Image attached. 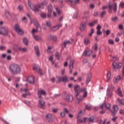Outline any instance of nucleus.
Returning <instances> with one entry per match:
<instances>
[{
	"label": "nucleus",
	"mask_w": 124,
	"mask_h": 124,
	"mask_svg": "<svg viewBox=\"0 0 124 124\" xmlns=\"http://www.w3.org/2000/svg\"><path fill=\"white\" fill-rule=\"evenodd\" d=\"M47 3L48 1L45 0L42 2L41 4H39L37 5H33L32 3H31V2L30 0H28V4L29 7H30L31 9L35 12H38L39 9L40 8L43 9V8H44V6H45V5H47Z\"/></svg>",
	"instance_id": "obj_1"
},
{
	"label": "nucleus",
	"mask_w": 124,
	"mask_h": 124,
	"mask_svg": "<svg viewBox=\"0 0 124 124\" xmlns=\"http://www.w3.org/2000/svg\"><path fill=\"white\" fill-rule=\"evenodd\" d=\"M10 70L13 74H19L21 72V67L17 64H13L10 66Z\"/></svg>",
	"instance_id": "obj_2"
},
{
	"label": "nucleus",
	"mask_w": 124,
	"mask_h": 124,
	"mask_svg": "<svg viewBox=\"0 0 124 124\" xmlns=\"http://www.w3.org/2000/svg\"><path fill=\"white\" fill-rule=\"evenodd\" d=\"M31 24H32V23H34L35 26H36L37 30H35L34 29H33L31 31V34L32 35V36L34 35H35V33H37V31H42V29H41V27H40V25H39V24H38V22H37V21L36 20H33L31 19Z\"/></svg>",
	"instance_id": "obj_3"
},
{
	"label": "nucleus",
	"mask_w": 124,
	"mask_h": 124,
	"mask_svg": "<svg viewBox=\"0 0 124 124\" xmlns=\"http://www.w3.org/2000/svg\"><path fill=\"white\" fill-rule=\"evenodd\" d=\"M62 24H59L57 25L54 26L53 28H51V22L50 21H47L46 24L45 25H44L43 28L45 30H47V29L49 28V29H51L52 31H58V30H59L60 28L62 27Z\"/></svg>",
	"instance_id": "obj_4"
},
{
	"label": "nucleus",
	"mask_w": 124,
	"mask_h": 124,
	"mask_svg": "<svg viewBox=\"0 0 124 124\" xmlns=\"http://www.w3.org/2000/svg\"><path fill=\"white\" fill-rule=\"evenodd\" d=\"M112 108L113 110H110L112 116L113 117L111 120L112 122H116L117 119H118V116L115 117V116L116 115V114H117V112L119 110V107L117 105H114Z\"/></svg>",
	"instance_id": "obj_5"
},
{
	"label": "nucleus",
	"mask_w": 124,
	"mask_h": 124,
	"mask_svg": "<svg viewBox=\"0 0 124 124\" xmlns=\"http://www.w3.org/2000/svg\"><path fill=\"white\" fill-rule=\"evenodd\" d=\"M112 10H113L114 12H117V4L116 3H109L108 4V11L109 13H112Z\"/></svg>",
	"instance_id": "obj_6"
},
{
	"label": "nucleus",
	"mask_w": 124,
	"mask_h": 124,
	"mask_svg": "<svg viewBox=\"0 0 124 124\" xmlns=\"http://www.w3.org/2000/svg\"><path fill=\"white\" fill-rule=\"evenodd\" d=\"M83 115H84V114L83 113V112H82V111H80L78 115L77 120L79 124L84 123L86 122V121H87V118L86 117H83L82 119H80V117H81V116H83Z\"/></svg>",
	"instance_id": "obj_7"
},
{
	"label": "nucleus",
	"mask_w": 124,
	"mask_h": 124,
	"mask_svg": "<svg viewBox=\"0 0 124 124\" xmlns=\"http://www.w3.org/2000/svg\"><path fill=\"white\" fill-rule=\"evenodd\" d=\"M88 96V91H85L83 92L82 96H80L77 99L76 104H79L80 101H83L84 98H87Z\"/></svg>",
	"instance_id": "obj_8"
},
{
	"label": "nucleus",
	"mask_w": 124,
	"mask_h": 124,
	"mask_svg": "<svg viewBox=\"0 0 124 124\" xmlns=\"http://www.w3.org/2000/svg\"><path fill=\"white\" fill-rule=\"evenodd\" d=\"M57 78L58 79V82H63V83H66L69 81L68 79V77L67 76H65L64 77L58 76L57 77Z\"/></svg>",
	"instance_id": "obj_9"
},
{
	"label": "nucleus",
	"mask_w": 124,
	"mask_h": 124,
	"mask_svg": "<svg viewBox=\"0 0 124 124\" xmlns=\"http://www.w3.org/2000/svg\"><path fill=\"white\" fill-rule=\"evenodd\" d=\"M14 29L16 32H17L18 34H20L21 35V34H23L24 33V31L22 29H21V27H20V25L18 24H16L14 27Z\"/></svg>",
	"instance_id": "obj_10"
},
{
	"label": "nucleus",
	"mask_w": 124,
	"mask_h": 124,
	"mask_svg": "<svg viewBox=\"0 0 124 124\" xmlns=\"http://www.w3.org/2000/svg\"><path fill=\"white\" fill-rule=\"evenodd\" d=\"M122 65L123 64H122L121 62L117 63L116 62H113L112 63L113 70L115 71H116L117 69H120V68H121Z\"/></svg>",
	"instance_id": "obj_11"
},
{
	"label": "nucleus",
	"mask_w": 124,
	"mask_h": 124,
	"mask_svg": "<svg viewBox=\"0 0 124 124\" xmlns=\"http://www.w3.org/2000/svg\"><path fill=\"white\" fill-rule=\"evenodd\" d=\"M63 98L65 100H66V101H68L69 102H72L73 101V96L70 94H66L63 96Z\"/></svg>",
	"instance_id": "obj_12"
},
{
	"label": "nucleus",
	"mask_w": 124,
	"mask_h": 124,
	"mask_svg": "<svg viewBox=\"0 0 124 124\" xmlns=\"http://www.w3.org/2000/svg\"><path fill=\"white\" fill-rule=\"evenodd\" d=\"M0 33L3 35H7L8 34V29L6 27L0 28Z\"/></svg>",
	"instance_id": "obj_13"
},
{
	"label": "nucleus",
	"mask_w": 124,
	"mask_h": 124,
	"mask_svg": "<svg viewBox=\"0 0 124 124\" xmlns=\"http://www.w3.org/2000/svg\"><path fill=\"white\" fill-rule=\"evenodd\" d=\"M20 91L22 93L23 92L24 93H25L23 94V95H22L23 97H27V96H28V95H31V93H30L29 92V89H28V88H25L24 89H21Z\"/></svg>",
	"instance_id": "obj_14"
},
{
	"label": "nucleus",
	"mask_w": 124,
	"mask_h": 124,
	"mask_svg": "<svg viewBox=\"0 0 124 124\" xmlns=\"http://www.w3.org/2000/svg\"><path fill=\"white\" fill-rule=\"evenodd\" d=\"M48 13L47 14V16L48 18H51V13L53 12V6H52V4H49L48 6Z\"/></svg>",
	"instance_id": "obj_15"
},
{
	"label": "nucleus",
	"mask_w": 124,
	"mask_h": 124,
	"mask_svg": "<svg viewBox=\"0 0 124 124\" xmlns=\"http://www.w3.org/2000/svg\"><path fill=\"white\" fill-rule=\"evenodd\" d=\"M100 107L101 108V109H103V108H106L107 110H110V108H111V104H108L106 105V104L104 103L102 105H100Z\"/></svg>",
	"instance_id": "obj_16"
},
{
	"label": "nucleus",
	"mask_w": 124,
	"mask_h": 124,
	"mask_svg": "<svg viewBox=\"0 0 124 124\" xmlns=\"http://www.w3.org/2000/svg\"><path fill=\"white\" fill-rule=\"evenodd\" d=\"M66 2L71 3L72 5H76V4L80 2V0H75V1L73 0H66Z\"/></svg>",
	"instance_id": "obj_17"
},
{
	"label": "nucleus",
	"mask_w": 124,
	"mask_h": 124,
	"mask_svg": "<svg viewBox=\"0 0 124 124\" xmlns=\"http://www.w3.org/2000/svg\"><path fill=\"white\" fill-rule=\"evenodd\" d=\"M33 70H36L37 72L39 73L41 75L42 74V72L41 69H40V67L38 65H35L33 67Z\"/></svg>",
	"instance_id": "obj_18"
},
{
	"label": "nucleus",
	"mask_w": 124,
	"mask_h": 124,
	"mask_svg": "<svg viewBox=\"0 0 124 124\" xmlns=\"http://www.w3.org/2000/svg\"><path fill=\"white\" fill-rule=\"evenodd\" d=\"M86 28H87V23H86L85 22H82L79 26V29L81 31H84L86 30Z\"/></svg>",
	"instance_id": "obj_19"
},
{
	"label": "nucleus",
	"mask_w": 124,
	"mask_h": 124,
	"mask_svg": "<svg viewBox=\"0 0 124 124\" xmlns=\"http://www.w3.org/2000/svg\"><path fill=\"white\" fill-rule=\"evenodd\" d=\"M73 41V39H71V40H67L64 42L62 46V48H64L65 47H66V45H69V44H71Z\"/></svg>",
	"instance_id": "obj_20"
},
{
	"label": "nucleus",
	"mask_w": 124,
	"mask_h": 124,
	"mask_svg": "<svg viewBox=\"0 0 124 124\" xmlns=\"http://www.w3.org/2000/svg\"><path fill=\"white\" fill-rule=\"evenodd\" d=\"M52 115L50 114H46V122L48 124H50L52 122Z\"/></svg>",
	"instance_id": "obj_21"
},
{
	"label": "nucleus",
	"mask_w": 124,
	"mask_h": 124,
	"mask_svg": "<svg viewBox=\"0 0 124 124\" xmlns=\"http://www.w3.org/2000/svg\"><path fill=\"white\" fill-rule=\"evenodd\" d=\"M41 95H46V92H45V91L43 90H40L38 92V96L39 97V98H41Z\"/></svg>",
	"instance_id": "obj_22"
},
{
	"label": "nucleus",
	"mask_w": 124,
	"mask_h": 124,
	"mask_svg": "<svg viewBox=\"0 0 124 124\" xmlns=\"http://www.w3.org/2000/svg\"><path fill=\"white\" fill-rule=\"evenodd\" d=\"M27 80L30 84H34V77L33 76L28 78Z\"/></svg>",
	"instance_id": "obj_23"
},
{
	"label": "nucleus",
	"mask_w": 124,
	"mask_h": 124,
	"mask_svg": "<svg viewBox=\"0 0 124 124\" xmlns=\"http://www.w3.org/2000/svg\"><path fill=\"white\" fill-rule=\"evenodd\" d=\"M33 38L36 41H42V38L40 36L34 35L33 36Z\"/></svg>",
	"instance_id": "obj_24"
},
{
	"label": "nucleus",
	"mask_w": 124,
	"mask_h": 124,
	"mask_svg": "<svg viewBox=\"0 0 124 124\" xmlns=\"http://www.w3.org/2000/svg\"><path fill=\"white\" fill-rule=\"evenodd\" d=\"M98 49V47L97 46V44H95L94 46H93L92 47V53H96L97 52Z\"/></svg>",
	"instance_id": "obj_25"
},
{
	"label": "nucleus",
	"mask_w": 124,
	"mask_h": 124,
	"mask_svg": "<svg viewBox=\"0 0 124 124\" xmlns=\"http://www.w3.org/2000/svg\"><path fill=\"white\" fill-rule=\"evenodd\" d=\"M107 96L108 98H111L113 96V94H112V92L110 90V89H108L107 91Z\"/></svg>",
	"instance_id": "obj_26"
},
{
	"label": "nucleus",
	"mask_w": 124,
	"mask_h": 124,
	"mask_svg": "<svg viewBox=\"0 0 124 124\" xmlns=\"http://www.w3.org/2000/svg\"><path fill=\"white\" fill-rule=\"evenodd\" d=\"M73 63H74V61L72 60L70 62V64L69 66V68L70 69V73H72V68H73Z\"/></svg>",
	"instance_id": "obj_27"
},
{
	"label": "nucleus",
	"mask_w": 124,
	"mask_h": 124,
	"mask_svg": "<svg viewBox=\"0 0 124 124\" xmlns=\"http://www.w3.org/2000/svg\"><path fill=\"white\" fill-rule=\"evenodd\" d=\"M34 49L35 50L36 54L38 57H39L40 56V51H39V49L38 48V46H35L34 47Z\"/></svg>",
	"instance_id": "obj_28"
},
{
	"label": "nucleus",
	"mask_w": 124,
	"mask_h": 124,
	"mask_svg": "<svg viewBox=\"0 0 124 124\" xmlns=\"http://www.w3.org/2000/svg\"><path fill=\"white\" fill-rule=\"evenodd\" d=\"M39 105H40L41 107H42V108H43V107L45 106V101H44V100H39Z\"/></svg>",
	"instance_id": "obj_29"
},
{
	"label": "nucleus",
	"mask_w": 124,
	"mask_h": 124,
	"mask_svg": "<svg viewBox=\"0 0 124 124\" xmlns=\"http://www.w3.org/2000/svg\"><path fill=\"white\" fill-rule=\"evenodd\" d=\"M97 23H98V21L97 20H95L94 21H93L92 23L89 22V26H90V27H93V26L96 25Z\"/></svg>",
	"instance_id": "obj_30"
},
{
	"label": "nucleus",
	"mask_w": 124,
	"mask_h": 124,
	"mask_svg": "<svg viewBox=\"0 0 124 124\" xmlns=\"http://www.w3.org/2000/svg\"><path fill=\"white\" fill-rule=\"evenodd\" d=\"M111 79V72H108L107 75V82H109Z\"/></svg>",
	"instance_id": "obj_31"
},
{
	"label": "nucleus",
	"mask_w": 124,
	"mask_h": 124,
	"mask_svg": "<svg viewBox=\"0 0 124 124\" xmlns=\"http://www.w3.org/2000/svg\"><path fill=\"white\" fill-rule=\"evenodd\" d=\"M83 55L86 57L91 56V50H86L84 51Z\"/></svg>",
	"instance_id": "obj_32"
},
{
	"label": "nucleus",
	"mask_w": 124,
	"mask_h": 124,
	"mask_svg": "<svg viewBox=\"0 0 124 124\" xmlns=\"http://www.w3.org/2000/svg\"><path fill=\"white\" fill-rule=\"evenodd\" d=\"M17 9L19 11H23L24 10V6L22 5H19L17 6Z\"/></svg>",
	"instance_id": "obj_33"
},
{
	"label": "nucleus",
	"mask_w": 124,
	"mask_h": 124,
	"mask_svg": "<svg viewBox=\"0 0 124 124\" xmlns=\"http://www.w3.org/2000/svg\"><path fill=\"white\" fill-rule=\"evenodd\" d=\"M55 51V49L51 47H48L47 49L48 53H53Z\"/></svg>",
	"instance_id": "obj_34"
},
{
	"label": "nucleus",
	"mask_w": 124,
	"mask_h": 124,
	"mask_svg": "<svg viewBox=\"0 0 124 124\" xmlns=\"http://www.w3.org/2000/svg\"><path fill=\"white\" fill-rule=\"evenodd\" d=\"M18 50L20 52H27V51H28V49L26 47L25 48L19 47Z\"/></svg>",
	"instance_id": "obj_35"
},
{
	"label": "nucleus",
	"mask_w": 124,
	"mask_h": 124,
	"mask_svg": "<svg viewBox=\"0 0 124 124\" xmlns=\"http://www.w3.org/2000/svg\"><path fill=\"white\" fill-rule=\"evenodd\" d=\"M74 90L75 92H80V86L79 85H76L74 87Z\"/></svg>",
	"instance_id": "obj_36"
},
{
	"label": "nucleus",
	"mask_w": 124,
	"mask_h": 124,
	"mask_svg": "<svg viewBox=\"0 0 124 124\" xmlns=\"http://www.w3.org/2000/svg\"><path fill=\"white\" fill-rule=\"evenodd\" d=\"M90 43V39H89V38H86L84 39V44L85 45H88Z\"/></svg>",
	"instance_id": "obj_37"
},
{
	"label": "nucleus",
	"mask_w": 124,
	"mask_h": 124,
	"mask_svg": "<svg viewBox=\"0 0 124 124\" xmlns=\"http://www.w3.org/2000/svg\"><path fill=\"white\" fill-rule=\"evenodd\" d=\"M118 94L119 96H123V94L122 93V91H121V88L119 87L118 89Z\"/></svg>",
	"instance_id": "obj_38"
},
{
	"label": "nucleus",
	"mask_w": 124,
	"mask_h": 124,
	"mask_svg": "<svg viewBox=\"0 0 124 124\" xmlns=\"http://www.w3.org/2000/svg\"><path fill=\"white\" fill-rule=\"evenodd\" d=\"M5 14L7 18H10L11 16H10V13H9V11H6L5 12Z\"/></svg>",
	"instance_id": "obj_39"
},
{
	"label": "nucleus",
	"mask_w": 124,
	"mask_h": 124,
	"mask_svg": "<svg viewBox=\"0 0 124 124\" xmlns=\"http://www.w3.org/2000/svg\"><path fill=\"white\" fill-rule=\"evenodd\" d=\"M106 122H107V119H104V122L102 120L99 121V124H106Z\"/></svg>",
	"instance_id": "obj_40"
},
{
	"label": "nucleus",
	"mask_w": 124,
	"mask_h": 124,
	"mask_svg": "<svg viewBox=\"0 0 124 124\" xmlns=\"http://www.w3.org/2000/svg\"><path fill=\"white\" fill-rule=\"evenodd\" d=\"M121 80V76H118L115 79H114V83H117L118 81Z\"/></svg>",
	"instance_id": "obj_41"
},
{
	"label": "nucleus",
	"mask_w": 124,
	"mask_h": 124,
	"mask_svg": "<svg viewBox=\"0 0 124 124\" xmlns=\"http://www.w3.org/2000/svg\"><path fill=\"white\" fill-rule=\"evenodd\" d=\"M118 20H119V17H118L117 16H115L111 18V20L112 21V22H117Z\"/></svg>",
	"instance_id": "obj_42"
},
{
	"label": "nucleus",
	"mask_w": 124,
	"mask_h": 124,
	"mask_svg": "<svg viewBox=\"0 0 124 124\" xmlns=\"http://www.w3.org/2000/svg\"><path fill=\"white\" fill-rule=\"evenodd\" d=\"M94 32V29H92L91 30V32L89 34V36L90 37L93 36V34Z\"/></svg>",
	"instance_id": "obj_43"
},
{
	"label": "nucleus",
	"mask_w": 124,
	"mask_h": 124,
	"mask_svg": "<svg viewBox=\"0 0 124 124\" xmlns=\"http://www.w3.org/2000/svg\"><path fill=\"white\" fill-rule=\"evenodd\" d=\"M85 108L86 110H91V109H92V106H91V105H86Z\"/></svg>",
	"instance_id": "obj_44"
},
{
	"label": "nucleus",
	"mask_w": 124,
	"mask_h": 124,
	"mask_svg": "<svg viewBox=\"0 0 124 124\" xmlns=\"http://www.w3.org/2000/svg\"><path fill=\"white\" fill-rule=\"evenodd\" d=\"M124 99H123L122 100L118 99V102L120 103V104H121V105H124Z\"/></svg>",
	"instance_id": "obj_45"
},
{
	"label": "nucleus",
	"mask_w": 124,
	"mask_h": 124,
	"mask_svg": "<svg viewBox=\"0 0 124 124\" xmlns=\"http://www.w3.org/2000/svg\"><path fill=\"white\" fill-rule=\"evenodd\" d=\"M108 42L109 44H111V45H114V40L112 39L108 40Z\"/></svg>",
	"instance_id": "obj_46"
},
{
	"label": "nucleus",
	"mask_w": 124,
	"mask_h": 124,
	"mask_svg": "<svg viewBox=\"0 0 124 124\" xmlns=\"http://www.w3.org/2000/svg\"><path fill=\"white\" fill-rule=\"evenodd\" d=\"M116 60L117 57L110 56V61H111L112 62H114V61H116Z\"/></svg>",
	"instance_id": "obj_47"
},
{
	"label": "nucleus",
	"mask_w": 124,
	"mask_h": 124,
	"mask_svg": "<svg viewBox=\"0 0 124 124\" xmlns=\"http://www.w3.org/2000/svg\"><path fill=\"white\" fill-rule=\"evenodd\" d=\"M53 37H54V35H49L47 37V38H48V39H49V40H53Z\"/></svg>",
	"instance_id": "obj_48"
},
{
	"label": "nucleus",
	"mask_w": 124,
	"mask_h": 124,
	"mask_svg": "<svg viewBox=\"0 0 124 124\" xmlns=\"http://www.w3.org/2000/svg\"><path fill=\"white\" fill-rule=\"evenodd\" d=\"M23 42L25 44V45H28V43L29 42V41H28V39L27 38H24L23 39Z\"/></svg>",
	"instance_id": "obj_49"
},
{
	"label": "nucleus",
	"mask_w": 124,
	"mask_h": 124,
	"mask_svg": "<svg viewBox=\"0 0 124 124\" xmlns=\"http://www.w3.org/2000/svg\"><path fill=\"white\" fill-rule=\"evenodd\" d=\"M93 120H94L93 117H90L89 119V123H91V124L93 123Z\"/></svg>",
	"instance_id": "obj_50"
},
{
	"label": "nucleus",
	"mask_w": 124,
	"mask_h": 124,
	"mask_svg": "<svg viewBox=\"0 0 124 124\" xmlns=\"http://www.w3.org/2000/svg\"><path fill=\"white\" fill-rule=\"evenodd\" d=\"M24 103H25V104H26V105H28V106H30V104H31V102L28 101L27 100H25L23 101Z\"/></svg>",
	"instance_id": "obj_51"
},
{
	"label": "nucleus",
	"mask_w": 124,
	"mask_h": 124,
	"mask_svg": "<svg viewBox=\"0 0 124 124\" xmlns=\"http://www.w3.org/2000/svg\"><path fill=\"white\" fill-rule=\"evenodd\" d=\"M105 14H106V12L105 11H103L102 13H101V18H103V17H104V15H105Z\"/></svg>",
	"instance_id": "obj_52"
},
{
	"label": "nucleus",
	"mask_w": 124,
	"mask_h": 124,
	"mask_svg": "<svg viewBox=\"0 0 124 124\" xmlns=\"http://www.w3.org/2000/svg\"><path fill=\"white\" fill-rule=\"evenodd\" d=\"M61 116L63 118V117H65V112L64 111H62L60 113Z\"/></svg>",
	"instance_id": "obj_53"
},
{
	"label": "nucleus",
	"mask_w": 124,
	"mask_h": 124,
	"mask_svg": "<svg viewBox=\"0 0 124 124\" xmlns=\"http://www.w3.org/2000/svg\"><path fill=\"white\" fill-rule=\"evenodd\" d=\"M55 56L56 58H57L58 60H60V54L59 53V52H56Z\"/></svg>",
	"instance_id": "obj_54"
},
{
	"label": "nucleus",
	"mask_w": 124,
	"mask_h": 124,
	"mask_svg": "<svg viewBox=\"0 0 124 124\" xmlns=\"http://www.w3.org/2000/svg\"><path fill=\"white\" fill-rule=\"evenodd\" d=\"M52 40L54 41L55 42H57V41H58V38H57L56 36L54 35Z\"/></svg>",
	"instance_id": "obj_55"
},
{
	"label": "nucleus",
	"mask_w": 124,
	"mask_h": 124,
	"mask_svg": "<svg viewBox=\"0 0 124 124\" xmlns=\"http://www.w3.org/2000/svg\"><path fill=\"white\" fill-rule=\"evenodd\" d=\"M41 16L42 17V18H46V14L45 13L41 14Z\"/></svg>",
	"instance_id": "obj_56"
},
{
	"label": "nucleus",
	"mask_w": 124,
	"mask_h": 124,
	"mask_svg": "<svg viewBox=\"0 0 124 124\" xmlns=\"http://www.w3.org/2000/svg\"><path fill=\"white\" fill-rule=\"evenodd\" d=\"M118 28H119V30H122L124 29V26L122 24L119 25Z\"/></svg>",
	"instance_id": "obj_57"
},
{
	"label": "nucleus",
	"mask_w": 124,
	"mask_h": 124,
	"mask_svg": "<svg viewBox=\"0 0 124 124\" xmlns=\"http://www.w3.org/2000/svg\"><path fill=\"white\" fill-rule=\"evenodd\" d=\"M81 93H84V92H87V88L84 87L82 88L81 90Z\"/></svg>",
	"instance_id": "obj_58"
},
{
	"label": "nucleus",
	"mask_w": 124,
	"mask_h": 124,
	"mask_svg": "<svg viewBox=\"0 0 124 124\" xmlns=\"http://www.w3.org/2000/svg\"><path fill=\"white\" fill-rule=\"evenodd\" d=\"M53 113H57L58 112V108H52Z\"/></svg>",
	"instance_id": "obj_59"
},
{
	"label": "nucleus",
	"mask_w": 124,
	"mask_h": 124,
	"mask_svg": "<svg viewBox=\"0 0 124 124\" xmlns=\"http://www.w3.org/2000/svg\"><path fill=\"white\" fill-rule=\"evenodd\" d=\"M56 10L59 15L62 13V12L61 11V10H60V9H59V8H57L56 9Z\"/></svg>",
	"instance_id": "obj_60"
},
{
	"label": "nucleus",
	"mask_w": 124,
	"mask_h": 124,
	"mask_svg": "<svg viewBox=\"0 0 124 124\" xmlns=\"http://www.w3.org/2000/svg\"><path fill=\"white\" fill-rule=\"evenodd\" d=\"M96 29H97V31L101 30V26H100V25H98L96 27Z\"/></svg>",
	"instance_id": "obj_61"
},
{
	"label": "nucleus",
	"mask_w": 124,
	"mask_h": 124,
	"mask_svg": "<svg viewBox=\"0 0 124 124\" xmlns=\"http://www.w3.org/2000/svg\"><path fill=\"white\" fill-rule=\"evenodd\" d=\"M22 20L25 23H27V17H24L22 18Z\"/></svg>",
	"instance_id": "obj_62"
},
{
	"label": "nucleus",
	"mask_w": 124,
	"mask_h": 124,
	"mask_svg": "<svg viewBox=\"0 0 124 124\" xmlns=\"http://www.w3.org/2000/svg\"><path fill=\"white\" fill-rule=\"evenodd\" d=\"M101 33H102V32H101V31H100V30H97V35H100V34H101Z\"/></svg>",
	"instance_id": "obj_63"
},
{
	"label": "nucleus",
	"mask_w": 124,
	"mask_h": 124,
	"mask_svg": "<svg viewBox=\"0 0 124 124\" xmlns=\"http://www.w3.org/2000/svg\"><path fill=\"white\" fill-rule=\"evenodd\" d=\"M120 6L121 7H122V8H124V2H121L120 3Z\"/></svg>",
	"instance_id": "obj_64"
}]
</instances>
